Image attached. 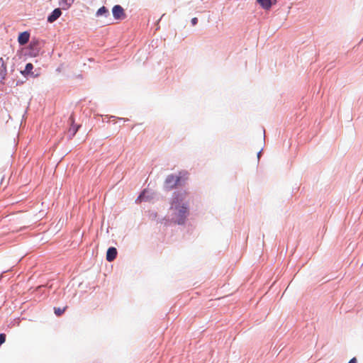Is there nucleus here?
<instances>
[{
  "mask_svg": "<svg viewBox=\"0 0 363 363\" xmlns=\"http://www.w3.org/2000/svg\"><path fill=\"white\" fill-rule=\"evenodd\" d=\"M186 192L178 193L173 198L170 209L173 211V219L179 225L184 224L189 215V210L186 204L183 203Z\"/></svg>",
  "mask_w": 363,
  "mask_h": 363,
  "instance_id": "f257e3e1",
  "label": "nucleus"
},
{
  "mask_svg": "<svg viewBox=\"0 0 363 363\" xmlns=\"http://www.w3.org/2000/svg\"><path fill=\"white\" fill-rule=\"evenodd\" d=\"M187 179L188 173L186 172H180L178 176L168 175L164 182L165 188L172 189L178 185H182V182H185Z\"/></svg>",
  "mask_w": 363,
  "mask_h": 363,
  "instance_id": "f03ea898",
  "label": "nucleus"
},
{
  "mask_svg": "<svg viewBox=\"0 0 363 363\" xmlns=\"http://www.w3.org/2000/svg\"><path fill=\"white\" fill-rule=\"evenodd\" d=\"M113 16L116 19H122L125 16L123 9L120 5H116L112 9Z\"/></svg>",
  "mask_w": 363,
  "mask_h": 363,
  "instance_id": "7ed1b4c3",
  "label": "nucleus"
},
{
  "mask_svg": "<svg viewBox=\"0 0 363 363\" xmlns=\"http://www.w3.org/2000/svg\"><path fill=\"white\" fill-rule=\"evenodd\" d=\"M30 38V34L29 33L25 31L23 33H21L18 37V42L20 45H23L26 44Z\"/></svg>",
  "mask_w": 363,
  "mask_h": 363,
  "instance_id": "20e7f679",
  "label": "nucleus"
},
{
  "mask_svg": "<svg viewBox=\"0 0 363 363\" xmlns=\"http://www.w3.org/2000/svg\"><path fill=\"white\" fill-rule=\"evenodd\" d=\"M62 15V11L60 9H55L52 12V13L48 17V21L50 23H52L55 21L60 16Z\"/></svg>",
  "mask_w": 363,
  "mask_h": 363,
  "instance_id": "39448f33",
  "label": "nucleus"
},
{
  "mask_svg": "<svg viewBox=\"0 0 363 363\" xmlns=\"http://www.w3.org/2000/svg\"><path fill=\"white\" fill-rule=\"evenodd\" d=\"M116 255H117V250L113 247H109L106 252L107 261H108V262L113 261L116 259Z\"/></svg>",
  "mask_w": 363,
  "mask_h": 363,
  "instance_id": "423d86ee",
  "label": "nucleus"
},
{
  "mask_svg": "<svg viewBox=\"0 0 363 363\" xmlns=\"http://www.w3.org/2000/svg\"><path fill=\"white\" fill-rule=\"evenodd\" d=\"M257 2L264 10H269L273 4L272 0H257Z\"/></svg>",
  "mask_w": 363,
  "mask_h": 363,
  "instance_id": "0eeeda50",
  "label": "nucleus"
},
{
  "mask_svg": "<svg viewBox=\"0 0 363 363\" xmlns=\"http://www.w3.org/2000/svg\"><path fill=\"white\" fill-rule=\"evenodd\" d=\"M74 0H60V6L62 9H67L74 3Z\"/></svg>",
  "mask_w": 363,
  "mask_h": 363,
  "instance_id": "6e6552de",
  "label": "nucleus"
},
{
  "mask_svg": "<svg viewBox=\"0 0 363 363\" xmlns=\"http://www.w3.org/2000/svg\"><path fill=\"white\" fill-rule=\"evenodd\" d=\"M108 14H109V11L105 6H102V7L99 8L96 13V16H108Z\"/></svg>",
  "mask_w": 363,
  "mask_h": 363,
  "instance_id": "1a4fd4ad",
  "label": "nucleus"
},
{
  "mask_svg": "<svg viewBox=\"0 0 363 363\" xmlns=\"http://www.w3.org/2000/svg\"><path fill=\"white\" fill-rule=\"evenodd\" d=\"M33 69V65L31 63H28L26 65L25 69L21 71V74L23 75H28L32 72Z\"/></svg>",
  "mask_w": 363,
  "mask_h": 363,
  "instance_id": "9d476101",
  "label": "nucleus"
},
{
  "mask_svg": "<svg viewBox=\"0 0 363 363\" xmlns=\"http://www.w3.org/2000/svg\"><path fill=\"white\" fill-rule=\"evenodd\" d=\"M54 311H55V313L57 315V316H60L62 314L64 313L65 311V308H54Z\"/></svg>",
  "mask_w": 363,
  "mask_h": 363,
  "instance_id": "9b49d317",
  "label": "nucleus"
},
{
  "mask_svg": "<svg viewBox=\"0 0 363 363\" xmlns=\"http://www.w3.org/2000/svg\"><path fill=\"white\" fill-rule=\"evenodd\" d=\"M79 129V126H76V125H72L70 128H69V133H71V135L72 137L74 136V135L76 134V133L77 132Z\"/></svg>",
  "mask_w": 363,
  "mask_h": 363,
  "instance_id": "f8f14e48",
  "label": "nucleus"
},
{
  "mask_svg": "<svg viewBox=\"0 0 363 363\" xmlns=\"http://www.w3.org/2000/svg\"><path fill=\"white\" fill-rule=\"evenodd\" d=\"M0 67L1 71L6 72V65L2 57L0 58Z\"/></svg>",
  "mask_w": 363,
  "mask_h": 363,
  "instance_id": "ddd939ff",
  "label": "nucleus"
},
{
  "mask_svg": "<svg viewBox=\"0 0 363 363\" xmlns=\"http://www.w3.org/2000/svg\"><path fill=\"white\" fill-rule=\"evenodd\" d=\"M6 341V335L4 333L0 334V346Z\"/></svg>",
  "mask_w": 363,
  "mask_h": 363,
  "instance_id": "4468645a",
  "label": "nucleus"
},
{
  "mask_svg": "<svg viewBox=\"0 0 363 363\" xmlns=\"http://www.w3.org/2000/svg\"><path fill=\"white\" fill-rule=\"evenodd\" d=\"M197 22H198L197 18H193L191 19V23L193 26L196 25L197 23Z\"/></svg>",
  "mask_w": 363,
  "mask_h": 363,
  "instance_id": "2eb2a0df",
  "label": "nucleus"
},
{
  "mask_svg": "<svg viewBox=\"0 0 363 363\" xmlns=\"http://www.w3.org/2000/svg\"><path fill=\"white\" fill-rule=\"evenodd\" d=\"M348 363H357V359L355 357H353L350 360Z\"/></svg>",
  "mask_w": 363,
  "mask_h": 363,
  "instance_id": "dca6fc26",
  "label": "nucleus"
},
{
  "mask_svg": "<svg viewBox=\"0 0 363 363\" xmlns=\"http://www.w3.org/2000/svg\"><path fill=\"white\" fill-rule=\"evenodd\" d=\"M276 1H277V0H274V4H275V3H276Z\"/></svg>",
  "mask_w": 363,
  "mask_h": 363,
  "instance_id": "f3484780",
  "label": "nucleus"
}]
</instances>
